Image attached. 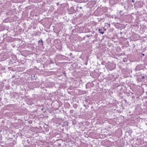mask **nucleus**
Here are the masks:
<instances>
[{
    "mask_svg": "<svg viewBox=\"0 0 147 147\" xmlns=\"http://www.w3.org/2000/svg\"><path fill=\"white\" fill-rule=\"evenodd\" d=\"M135 69L136 70L138 71L140 70V69H142L140 66L139 65H138L136 66V68Z\"/></svg>",
    "mask_w": 147,
    "mask_h": 147,
    "instance_id": "obj_1",
    "label": "nucleus"
},
{
    "mask_svg": "<svg viewBox=\"0 0 147 147\" xmlns=\"http://www.w3.org/2000/svg\"><path fill=\"white\" fill-rule=\"evenodd\" d=\"M73 107L75 108L76 109L78 105L76 104H74L73 105Z\"/></svg>",
    "mask_w": 147,
    "mask_h": 147,
    "instance_id": "obj_2",
    "label": "nucleus"
},
{
    "mask_svg": "<svg viewBox=\"0 0 147 147\" xmlns=\"http://www.w3.org/2000/svg\"><path fill=\"white\" fill-rule=\"evenodd\" d=\"M35 76L34 75L33 76H32L31 77V79L32 80H36V78H35Z\"/></svg>",
    "mask_w": 147,
    "mask_h": 147,
    "instance_id": "obj_3",
    "label": "nucleus"
},
{
    "mask_svg": "<svg viewBox=\"0 0 147 147\" xmlns=\"http://www.w3.org/2000/svg\"><path fill=\"white\" fill-rule=\"evenodd\" d=\"M38 42L39 43H42V44H41V45L42 46H43V41L41 39H40V40H39V41H38Z\"/></svg>",
    "mask_w": 147,
    "mask_h": 147,
    "instance_id": "obj_4",
    "label": "nucleus"
},
{
    "mask_svg": "<svg viewBox=\"0 0 147 147\" xmlns=\"http://www.w3.org/2000/svg\"><path fill=\"white\" fill-rule=\"evenodd\" d=\"M74 112V111L73 109H71L70 110V114H73Z\"/></svg>",
    "mask_w": 147,
    "mask_h": 147,
    "instance_id": "obj_5",
    "label": "nucleus"
},
{
    "mask_svg": "<svg viewBox=\"0 0 147 147\" xmlns=\"http://www.w3.org/2000/svg\"><path fill=\"white\" fill-rule=\"evenodd\" d=\"M77 8L78 9L80 8V9H82V7H77Z\"/></svg>",
    "mask_w": 147,
    "mask_h": 147,
    "instance_id": "obj_6",
    "label": "nucleus"
},
{
    "mask_svg": "<svg viewBox=\"0 0 147 147\" xmlns=\"http://www.w3.org/2000/svg\"><path fill=\"white\" fill-rule=\"evenodd\" d=\"M100 33L101 34H103V33H104V32H100Z\"/></svg>",
    "mask_w": 147,
    "mask_h": 147,
    "instance_id": "obj_7",
    "label": "nucleus"
},
{
    "mask_svg": "<svg viewBox=\"0 0 147 147\" xmlns=\"http://www.w3.org/2000/svg\"><path fill=\"white\" fill-rule=\"evenodd\" d=\"M142 79H144L145 78V77L144 76H142Z\"/></svg>",
    "mask_w": 147,
    "mask_h": 147,
    "instance_id": "obj_8",
    "label": "nucleus"
},
{
    "mask_svg": "<svg viewBox=\"0 0 147 147\" xmlns=\"http://www.w3.org/2000/svg\"><path fill=\"white\" fill-rule=\"evenodd\" d=\"M88 84L87 83V84H86V88H87V86H88Z\"/></svg>",
    "mask_w": 147,
    "mask_h": 147,
    "instance_id": "obj_9",
    "label": "nucleus"
},
{
    "mask_svg": "<svg viewBox=\"0 0 147 147\" xmlns=\"http://www.w3.org/2000/svg\"><path fill=\"white\" fill-rule=\"evenodd\" d=\"M122 10L120 11V12H120V13H122Z\"/></svg>",
    "mask_w": 147,
    "mask_h": 147,
    "instance_id": "obj_10",
    "label": "nucleus"
},
{
    "mask_svg": "<svg viewBox=\"0 0 147 147\" xmlns=\"http://www.w3.org/2000/svg\"><path fill=\"white\" fill-rule=\"evenodd\" d=\"M59 3H57V5H59Z\"/></svg>",
    "mask_w": 147,
    "mask_h": 147,
    "instance_id": "obj_11",
    "label": "nucleus"
},
{
    "mask_svg": "<svg viewBox=\"0 0 147 147\" xmlns=\"http://www.w3.org/2000/svg\"><path fill=\"white\" fill-rule=\"evenodd\" d=\"M142 55L143 56H144L145 55V54L144 53L142 54Z\"/></svg>",
    "mask_w": 147,
    "mask_h": 147,
    "instance_id": "obj_12",
    "label": "nucleus"
},
{
    "mask_svg": "<svg viewBox=\"0 0 147 147\" xmlns=\"http://www.w3.org/2000/svg\"><path fill=\"white\" fill-rule=\"evenodd\" d=\"M83 106H84V107H86V105H83Z\"/></svg>",
    "mask_w": 147,
    "mask_h": 147,
    "instance_id": "obj_13",
    "label": "nucleus"
},
{
    "mask_svg": "<svg viewBox=\"0 0 147 147\" xmlns=\"http://www.w3.org/2000/svg\"><path fill=\"white\" fill-rule=\"evenodd\" d=\"M132 2H134L135 1V0H132Z\"/></svg>",
    "mask_w": 147,
    "mask_h": 147,
    "instance_id": "obj_14",
    "label": "nucleus"
},
{
    "mask_svg": "<svg viewBox=\"0 0 147 147\" xmlns=\"http://www.w3.org/2000/svg\"><path fill=\"white\" fill-rule=\"evenodd\" d=\"M87 37L88 38L89 37V36H88V35H87Z\"/></svg>",
    "mask_w": 147,
    "mask_h": 147,
    "instance_id": "obj_15",
    "label": "nucleus"
},
{
    "mask_svg": "<svg viewBox=\"0 0 147 147\" xmlns=\"http://www.w3.org/2000/svg\"><path fill=\"white\" fill-rule=\"evenodd\" d=\"M120 34H122V32H120Z\"/></svg>",
    "mask_w": 147,
    "mask_h": 147,
    "instance_id": "obj_16",
    "label": "nucleus"
},
{
    "mask_svg": "<svg viewBox=\"0 0 147 147\" xmlns=\"http://www.w3.org/2000/svg\"><path fill=\"white\" fill-rule=\"evenodd\" d=\"M41 44H42V43H41V44H40V45H41Z\"/></svg>",
    "mask_w": 147,
    "mask_h": 147,
    "instance_id": "obj_17",
    "label": "nucleus"
},
{
    "mask_svg": "<svg viewBox=\"0 0 147 147\" xmlns=\"http://www.w3.org/2000/svg\"><path fill=\"white\" fill-rule=\"evenodd\" d=\"M88 0H86V1H88Z\"/></svg>",
    "mask_w": 147,
    "mask_h": 147,
    "instance_id": "obj_18",
    "label": "nucleus"
}]
</instances>
